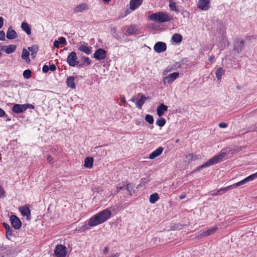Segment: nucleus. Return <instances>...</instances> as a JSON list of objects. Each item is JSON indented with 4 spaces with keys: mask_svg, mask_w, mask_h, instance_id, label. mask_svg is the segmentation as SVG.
<instances>
[{
    "mask_svg": "<svg viewBox=\"0 0 257 257\" xmlns=\"http://www.w3.org/2000/svg\"><path fill=\"white\" fill-rule=\"evenodd\" d=\"M6 114L5 111L0 108V117L4 116Z\"/></svg>",
    "mask_w": 257,
    "mask_h": 257,
    "instance_id": "55",
    "label": "nucleus"
},
{
    "mask_svg": "<svg viewBox=\"0 0 257 257\" xmlns=\"http://www.w3.org/2000/svg\"><path fill=\"white\" fill-rule=\"evenodd\" d=\"M49 70V66L45 65L42 67V71L44 73H47Z\"/></svg>",
    "mask_w": 257,
    "mask_h": 257,
    "instance_id": "49",
    "label": "nucleus"
},
{
    "mask_svg": "<svg viewBox=\"0 0 257 257\" xmlns=\"http://www.w3.org/2000/svg\"><path fill=\"white\" fill-rule=\"evenodd\" d=\"M186 158L188 162L198 159L197 156L193 154H189L187 155L186 156Z\"/></svg>",
    "mask_w": 257,
    "mask_h": 257,
    "instance_id": "38",
    "label": "nucleus"
},
{
    "mask_svg": "<svg viewBox=\"0 0 257 257\" xmlns=\"http://www.w3.org/2000/svg\"><path fill=\"white\" fill-rule=\"evenodd\" d=\"M148 180L146 178H143L141 180V183L143 184H145L147 183Z\"/></svg>",
    "mask_w": 257,
    "mask_h": 257,
    "instance_id": "54",
    "label": "nucleus"
},
{
    "mask_svg": "<svg viewBox=\"0 0 257 257\" xmlns=\"http://www.w3.org/2000/svg\"><path fill=\"white\" fill-rule=\"evenodd\" d=\"M21 28L25 32V33L28 35H30L31 33V28L26 22H23L21 24Z\"/></svg>",
    "mask_w": 257,
    "mask_h": 257,
    "instance_id": "27",
    "label": "nucleus"
},
{
    "mask_svg": "<svg viewBox=\"0 0 257 257\" xmlns=\"http://www.w3.org/2000/svg\"><path fill=\"white\" fill-rule=\"evenodd\" d=\"M106 57V52L103 49L99 48L93 54V57L97 60L104 59Z\"/></svg>",
    "mask_w": 257,
    "mask_h": 257,
    "instance_id": "9",
    "label": "nucleus"
},
{
    "mask_svg": "<svg viewBox=\"0 0 257 257\" xmlns=\"http://www.w3.org/2000/svg\"><path fill=\"white\" fill-rule=\"evenodd\" d=\"M179 73L178 72H173L171 73L163 78V83L165 85L166 83H171L174 81L179 76Z\"/></svg>",
    "mask_w": 257,
    "mask_h": 257,
    "instance_id": "8",
    "label": "nucleus"
},
{
    "mask_svg": "<svg viewBox=\"0 0 257 257\" xmlns=\"http://www.w3.org/2000/svg\"><path fill=\"white\" fill-rule=\"evenodd\" d=\"M91 47H89L84 45H80L78 48V50L80 51L83 52L87 55H89L91 53Z\"/></svg>",
    "mask_w": 257,
    "mask_h": 257,
    "instance_id": "26",
    "label": "nucleus"
},
{
    "mask_svg": "<svg viewBox=\"0 0 257 257\" xmlns=\"http://www.w3.org/2000/svg\"><path fill=\"white\" fill-rule=\"evenodd\" d=\"M218 227L215 226L212 228H210L207 230L203 231L200 233L198 235V237L200 238H203L204 237L208 236L211 234H214L217 230H218Z\"/></svg>",
    "mask_w": 257,
    "mask_h": 257,
    "instance_id": "11",
    "label": "nucleus"
},
{
    "mask_svg": "<svg viewBox=\"0 0 257 257\" xmlns=\"http://www.w3.org/2000/svg\"><path fill=\"white\" fill-rule=\"evenodd\" d=\"M226 153L225 152H222L220 154L214 156L213 158L209 159L204 164L197 168V170L199 171L201 169L209 167L212 165L217 164L222 161L223 159L226 156Z\"/></svg>",
    "mask_w": 257,
    "mask_h": 257,
    "instance_id": "3",
    "label": "nucleus"
},
{
    "mask_svg": "<svg viewBox=\"0 0 257 257\" xmlns=\"http://www.w3.org/2000/svg\"><path fill=\"white\" fill-rule=\"evenodd\" d=\"M225 70L222 67L218 68L215 72L216 76L218 80L222 78V75L224 73Z\"/></svg>",
    "mask_w": 257,
    "mask_h": 257,
    "instance_id": "35",
    "label": "nucleus"
},
{
    "mask_svg": "<svg viewBox=\"0 0 257 257\" xmlns=\"http://www.w3.org/2000/svg\"><path fill=\"white\" fill-rule=\"evenodd\" d=\"M5 38V33L3 31H0V40H4Z\"/></svg>",
    "mask_w": 257,
    "mask_h": 257,
    "instance_id": "50",
    "label": "nucleus"
},
{
    "mask_svg": "<svg viewBox=\"0 0 257 257\" xmlns=\"http://www.w3.org/2000/svg\"><path fill=\"white\" fill-rule=\"evenodd\" d=\"M111 214L110 210L105 209L91 217L88 220V225L90 227H94L108 220L111 217Z\"/></svg>",
    "mask_w": 257,
    "mask_h": 257,
    "instance_id": "1",
    "label": "nucleus"
},
{
    "mask_svg": "<svg viewBox=\"0 0 257 257\" xmlns=\"http://www.w3.org/2000/svg\"><path fill=\"white\" fill-rule=\"evenodd\" d=\"M30 53L26 49H24L22 51V54L21 55V57L22 59L26 61V62L28 63H30V59L29 58Z\"/></svg>",
    "mask_w": 257,
    "mask_h": 257,
    "instance_id": "29",
    "label": "nucleus"
},
{
    "mask_svg": "<svg viewBox=\"0 0 257 257\" xmlns=\"http://www.w3.org/2000/svg\"><path fill=\"white\" fill-rule=\"evenodd\" d=\"M232 188L233 187L232 186V185L227 186L224 188H221L219 189V190H218L216 192H214V193H212V195H221V194L227 192L229 190L232 189Z\"/></svg>",
    "mask_w": 257,
    "mask_h": 257,
    "instance_id": "24",
    "label": "nucleus"
},
{
    "mask_svg": "<svg viewBox=\"0 0 257 257\" xmlns=\"http://www.w3.org/2000/svg\"><path fill=\"white\" fill-rule=\"evenodd\" d=\"M175 68H174L173 66H168L163 71V75H166L168 72L171 71L173 70H175Z\"/></svg>",
    "mask_w": 257,
    "mask_h": 257,
    "instance_id": "44",
    "label": "nucleus"
},
{
    "mask_svg": "<svg viewBox=\"0 0 257 257\" xmlns=\"http://www.w3.org/2000/svg\"><path fill=\"white\" fill-rule=\"evenodd\" d=\"M49 68L51 71H54L56 69V67L54 64H52L49 66Z\"/></svg>",
    "mask_w": 257,
    "mask_h": 257,
    "instance_id": "52",
    "label": "nucleus"
},
{
    "mask_svg": "<svg viewBox=\"0 0 257 257\" xmlns=\"http://www.w3.org/2000/svg\"><path fill=\"white\" fill-rule=\"evenodd\" d=\"M66 83L69 87H70L72 89H74L75 88L76 85L75 83L74 77L70 76L67 78L66 80Z\"/></svg>",
    "mask_w": 257,
    "mask_h": 257,
    "instance_id": "28",
    "label": "nucleus"
},
{
    "mask_svg": "<svg viewBox=\"0 0 257 257\" xmlns=\"http://www.w3.org/2000/svg\"><path fill=\"white\" fill-rule=\"evenodd\" d=\"M138 31V28L136 25H131L129 26L127 30H126V32L128 35H134L137 33Z\"/></svg>",
    "mask_w": 257,
    "mask_h": 257,
    "instance_id": "30",
    "label": "nucleus"
},
{
    "mask_svg": "<svg viewBox=\"0 0 257 257\" xmlns=\"http://www.w3.org/2000/svg\"><path fill=\"white\" fill-rule=\"evenodd\" d=\"M197 7L201 10L206 11L210 8V1L208 0H199Z\"/></svg>",
    "mask_w": 257,
    "mask_h": 257,
    "instance_id": "14",
    "label": "nucleus"
},
{
    "mask_svg": "<svg viewBox=\"0 0 257 257\" xmlns=\"http://www.w3.org/2000/svg\"><path fill=\"white\" fill-rule=\"evenodd\" d=\"M4 25V18L0 17V29L2 28Z\"/></svg>",
    "mask_w": 257,
    "mask_h": 257,
    "instance_id": "56",
    "label": "nucleus"
},
{
    "mask_svg": "<svg viewBox=\"0 0 257 257\" xmlns=\"http://www.w3.org/2000/svg\"><path fill=\"white\" fill-rule=\"evenodd\" d=\"M218 126L220 128H226L227 126V124L225 122L219 123Z\"/></svg>",
    "mask_w": 257,
    "mask_h": 257,
    "instance_id": "51",
    "label": "nucleus"
},
{
    "mask_svg": "<svg viewBox=\"0 0 257 257\" xmlns=\"http://www.w3.org/2000/svg\"><path fill=\"white\" fill-rule=\"evenodd\" d=\"M77 59L76 53L75 52H72L68 56L67 62L70 66L74 67L79 63Z\"/></svg>",
    "mask_w": 257,
    "mask_h": 257,
    "instance_id": "5",
    "label": "nucleus"
},
{
    "mask_svg": "<svg viewBox=\"0 0 257 257\" xmlns=\"http://www.w3.org/2000/svg\"><path fill=\"white\" fill-rule=\"evenodd\" d=\"M129 185H130V183H127V182H126V184L122 186H121V187L117 186V187H116V192H117V193L119 191H120V190H122V189H125V190H129V188H128Z\"/></svg>",
    "mask_w": 257,
    "mask_h": 257,
    "instance_id": "40",
    "label": "nucleus"
},
{
    "mask_svg": "<svg viewBox=\"0 0 257 257\" xmlns=\"http://www.w3.org/2000/svg\"><path fill=\"white\" fill-rule=\"evenodd\" d=\"M29 52H31V55L32 56L33 58H34L36 56V54L38 51V47L36 45L32 46L31 47H28Z\"/></svg>",
    "mask_w": 257,
    "mask_h": 257,
    "instance_id": "32",
    "label": "nucleus"
},
{
    "mask_svg": "<svg viewBox=\"0 0 257 257\" xmlns=\"http://www.w3.org/2000/svg\"><path fill=\"white\" fill-rule=\"evenodd\" d=\"M93 164V159L91 157H88L85 159L84 166L87 168H91Z\"/></svg>",
    "mask_w": 257,
    "mask_h": 257,
    "instance_id": "23",
    "label": "nucleus"
},
{
    "mask_svg": "<svg viewBox=\"0 0 257 257\" xmlns=\"http://www.w3.org/2000/svg\"><path fill=\"white\" fill-rule=\"evenodd\" d=\"M103 1L105 2H109V1H110V0H103Z\"/></svg>",
    "mask_w": 257,
    "mask_h": 257,
    "instance_id": "64",
    "label": "nucleus"
},
{
    "mask_svg": "<svg viewBox=\"0 0 257 257\" xmlns=\"http://www.w3.org/2000/svg\"><path fill=\"white\" fill-rule=\"evenodd\" d=\"M11 223L16 229H19L22 226V223L19 218L16 215H13L10 217Z\"/></svg>",
    "mask_w": 257,
    "mask_h": 257,
    "instance_id": "12",
    "label": "nucleus"
},
{
    "mask_svg": "<svg viewBox=\"0 0 257 257\" xmlns=\"http://www.w3.org/2000/svg\"><path fill=\"white\" fill-rule=\"evenodd\" d=\"M18 37L16 32L11 27L8 29L7 33V38L8 39H14Z\"/></svg>",
    "mask_w": 257,
    "mask_h": 257,
    "instance_id": "21",
    "label": "nucleus"
},
{
    "mask_svg": "<svg viewBox=\"0 0 257 257\" xmlns=\"http://www.w3.org/2000/svg\"><path fill=\"white\" fill-rule=\"evenodd\" d=\"M172 40L177 43H179L182 41V36L178 33L174 34L172 37Z\"/></svg>",
    "mask_w": 257,
    "mask_h": 257,
    "instance_id": "34",
    "label": "nucleus"
},
{
    "mask_svg": "<svg viewBox=\"0 0 257 257\" xmlns=\"http://www.w3.org/2000/svg\"><path fill=\"white\" fill-rule=\"evenodd\" d=\"M23 77L26 78V79H28L30 77L31 75V70H29V69H27V70H25L24 72H23Z\"/></svg>",
    "mask_w": 257,
    "mask_h": 257,
    "instance_id": "41",
    "label": "nucleus"
},
{
    "mask_svg": "<svg viewBox=\"0 0 257 257\" xmlns=\"http://www.w3.org/2000/svg\"><path fill=\"white\" fill-rule=\"evenodd\" d=\"M6 237L9 240L11 239L12 237L13 236V229H11L10 230L6 231Z\"/></svg>",
    "mask_w": 257,
    "mask_h": 257,
    "instance_id": "42",
    "label": "nucleus"
},
{
    "mask_svg": "<svg viewBox=\"0 0 257 257\" xmlns=\"http://www.w3.org/2000/svg\"><path fill=\"white\" fill-rule=\"evenodd\" d=\"M24 105L25 110H26L28 108L34 109V108H35L34 105H33L32 104L27 103V104H24Z\"/></svg>",
    "mask_w": 257,
    "mask_h": 257,
    "instance_id": "46",
    "label": "nucleus"
},
{
    "mask_svg": "<svg viewBox=\"0 0 257 257\" xmlns=\"http://www.w3.org/2000/svg\"><path fill=\"white\" fill-rule=\"evenodd\" d=\"M164 150V149L162 147L158 148L150 154L149 158L150 159H154L155 158L161 155Z\"/></svg>",
    "mask_w": 257,
    "mask_h": 257,
    "instance_id": "16",
    "label": "nucleus"
},
{
    "mask_svg": "<svg viewBox=\"0 0 257 257\" xmlns=\"http://www.w3.org/2000/svg\"><path fill=\"white\" fill-rule=\"evenodd\" d=\"M143 0H131L130 9L134 11L138 8L142 4Z\"/></svg>",
    "mask_w": 257,
    "mask_h": 257,
    "instance_id": "19",
    "label": "nucleus"
},
{
    "mask_svg": "<svg viewBox=\"0 0 257 257\" xmlns=\"http://www.w3.org/2000/svg\"><path fill=\"white\" fill-rule=\"evenodd\" d=\"M108 247H105L104 249V252L106 253V252H107L108 251Z\"/></svg>",
    "mask_w": 257,
    "mask_h": 257,
    "instance_id": "62",
    "label": "nucleus"
},
{
    "mask_svg": "<svg viewBox=\"0 0 257 257\" xmlns=\"http://www.w3.org/2000/svg\"><path fill=\"white\" fill-rule=\"evenodd\" d=\"M145 119L149 124H153L154 122V118L153 116L150 114H147L145 116Z\"/></svg>",
    "mask_w": 257,
    "mask_h": 257,
    "instance_id": "39",
    "label": "nucleus"
},
{
    "mask_svg": "<svg viewBox=\"0 0 257 257\" xmlns=\"http://www.w3.org/2000/svg\"><path fill=\"white\" fill-rule=\"evenodd\" d=\"M12 110L16 113H22L25 111L24 104H14Z\"/></svg>",
    "mask_w": 257,
    "mask_h": 257,
    "instance_id": "20",
    "label": "nucleus"
},
{
    "mask_svg": "<svg viewBox=\"0 0 257 257\" xmlns=\"http://www.w3.org/2000/svg\"><path fill=\"white\" fill-rule=\"evenodd\" d=\"M47 160L50 163H52L53 162V157L52 156H48L47 157Z\"/></svg>",
    "mask_w": 257,
    "mask_h": 257,
    "instance_id": "57",
    "label": "nucleus"
},
{
    "mask_svg": "<svg viewBox=\"0 0 257 257\" xmlns=\"http://www.w3.org/2000/svg\"><path fill=\"white\" fill-rule=\"evenodd\" d=\"M111 34H112L113 36L116 39L118 40L119 39V36L118 35V34L116 31V28H113L111 30Z\"/></svg>",
    "mask_w": 257,
    "mask_h": 257,
    "instance_id": "43",
    "label": "nucleus"
},
{
    "mask_svg": "<svg viewBox=\"0 0 257 257\" xmlns=\"http://www.w3.org/2000/svg\"><path fill=\"white\" fill-rule=\"evenodd\" d=\"M121 101L122 102V103H125L126 102V100H125V98L124 96H122L121 98Z\"/></svg>",
    "mask_w": 257,
    "mask_h": 257,
    "instance_id": "59",
    "label": "nucleus"
},
{
    "mask_svg": "<svg viewBox=\"0 0 257 257\" xmlns=\"http://www.w3.org/2000/svg\"><path fill=\"white\" fill-rule=\"evenodd\" d=\"M6 47L4 49V51L7 54H11L14 52L17 48V47L15 45H10L9 46H5Z\"/></svg>",
    "mask_w": 257,
    "mask_h": 257,
    "instance_id": "31",
    "label": "nucleus"
},
{
    "mask_svg": "<svg viewBox=\"0 0 257 257\" xmlns=\"http://www.w3.org/2000/svg\"><path fill=\"white\" fill-rule=\"evenodd\" d=\"M209 60L212 63H213L214 62V57L213 56H211L209 57Z\"/></svg>",
    "mask_w": 257,
    "mask_h": 257,
    "instance_id": "58",
    "label": "nucleus"
},
{
    "mask_svg": "<svg viewBox=\"0 0 257 257\" xmlns=\"http://www.w3.org/2000/svg\"><path fill=\"white\" fill-rule=\"evenodd\" d=\"M83 227H84V229H83L84 230V229H88L89 228L86 225H84L83 226Z\"/></svg>",
    "mask_w": 257,
    "mask_h": 257,
    "instance_id": "63",
    "label": "nucleus"
},
{
    "mask_svg": "<svg viewBox=\"0 0 257 257\" xmlns=\"http://www.w3.org/2000/svg\"><path fill=\"white\" fill-rule=\"evenodd\" d=\"M159 199V195L155 193L154 194H152L150 196L149 201L150 203L152 204L155 203L156 201H157Z\"/></svg>",
    "mask_w": 257,
    "mask_h": 257,
    "instance_id": "36",
    "label": "nucleus"
},
{
    "mask_svg": "<svg viewBox=\"0 0 257 257\" xmlns=\"http://www.w3.org/2000/svg\"><path fill=\"white\" fill-rule=\"evenodd\" d=\"M232 188L233 187L232 186V185L227 186L224 188H221L219 189V190H218L216 192H214V193H212V195H221V194L227 192L229 190L232 189Z\"/></svg>",
    "mask_w": 257,
    "mask_h": 257,
    "instance_id": "25",
    "label": "nucleus"
},
{
    "mask_svg": "<svg viewBox=\"0 0 257 257\" xmlns=\"http://www.w3.org/2000/svg\"><path fill=\"white\" fill-rule=\"evenodd\" d=\"M148 98V97L145 96L142 93H139L133 96L131 100L135 103L137 107L141 109Z\"/></svg>",
    "mask_w": 257,
    "mask_h": 257,
    "instance_id": "4",
    "label": "nucleus"
},
{
    "mask_svg": "<svg viewBox=\"0 0 257 257\" xmlns=\"http://www.w3.org/2000/svg\"><path fill=\"white\" fill-rule=\"evenodd\" d=\"M3 224L4 227L5 228L6 231L12 229L8 223L4 222Z\"/></svg>",
    "mask_w": 257,
    "mask_h": 257,
    "instance_id": "53",
    "label": "nucleus"
},
{
    "mask_svg": "<svg viewBox=\"0 0 257 257\" xmlns=\"http://www.w3.org/2000/svg\"><path fill=\"white\" fill-rule=\"evenodd\" d=\"M56 257H65L66 255V248L62 244L57 245L54 251Z\"/></svg>",
    "mask_w": 257,
    "mask_h": 257,
    "instance_id": "6",
    "label": "nucleus"
},
{
    "mask_svg": "<svg viewBox=\"0 0 257 257\" xmlns=\"http://www.w3.org/2000/svg\"><path fill=\"white\" fill-rule=\"evenodd\" d=\"M6 197L5 191L4 188L0 186V198H4Z\"/></svg>",
    "mask_w": 257,
    "mask_h": 257,
    "instance_id": "47",
    "label": "nucleus"
},
{
    "mask_svg": "<svg viewBox=\"0 0 257 257\" xmlns=\"http://www.w3.org/2000/svg\"><path fill=\"white\" fill-rule=\"evenodd\" d=\"M82 60L83 61V64H86L87 65H89L91 64V61L88 57H82Z\"/></svg>",
    "mask_w": 257,
    "mask_h": 257,
    "instance_id": "45",
    "label": "nucleus"
},
{
    "mask_svg": "<svg viewBox=\"0 0 257 257\" xmlns=\"http://www.w3.org/2000/svg\"><path fill=\"white\" fill-rule=\"evenodd\" d=\"M168 110V106L164 103L160 104L157 108V113L159 116H162L165 111Z\"/></svg>",
    "mask_w": 257,
    "mask_h": 257,
    "instance_id": "18",
    "label": "nucleus"
},
{
    "mask_svg": "<svg viewBox=\"0 0 257 257\" xmlns=\"http://www.w3.org/2000/svg\"><path fill=\"white\" fill-rule=\"evenodd\" d=\"M89 9V6L86 3H81L76 6L74 9V12L76 14L82 13L84 11L88 10Z\"/></svg>",
    "mask_w": 257,
    "mask_h": 257,
    "instance_id": "13",
    "label": "nucleus"
},
{
    "mask_svg": "<svg viewBox=\"0 0 257 257\" xmlns=\"http://www.w3.org/2000/svg\"><path fill=\"white\" fill-rule=\"evenodd\" d=\"M185 197V194L179 196V198L181 200L184 199Z\"/></svg>",
    "mask_w": 257,
    "mask_h": 257,
    "instance_id": "60",
    "label": "nucleus"
},
{
    "mask_svg": "<svg viewBox=\"0 0 257 257\" xmlns=\"http://www.w3.org/2000/svg\"><path fill=\"white\" fill-rule=\"evenodd\" d=\"M150 20L159 23L169 22L173 19V16L167 12H159L149 16Z\"/></svg>",
    "mask_w": 257,
    "mask_h": 257,
    "instance_id": "2",
    "label": "nucleus"
},
{
    "mask_svg": "<svg viewBox=\"0 0 257 257\" xmlns=\"http://www.w3.org/2000/svg\"><path fill=\"white\" fill-rule=\"evenodd\" d=\"M19 210L24 216H26L28 219L31 216V211L29 207L27 205H24L19 207Z\"/></svg>",
    "mask_w": 257,
    "mask_h": 257,
    "instance_id": "15",
    "label": "nucleus"
},
{
    "mask_svg": "<svg viewBox=\"0 0 257 257\" xmlns=\"http://www.w3.org/2000/svg\"><path fill=\"white\" fill-rule=\"evenodd\" d=\"M167 49L166 44L162 42H158L154 46V50L158 53H162Z\"/></svg>",
    "mask_w": 257,
    "mask_h": 257,
    "instance_id": "10",
    "label": "nucleus"
},
{
    "mask_svg": "<svg viewBox=\"0 0 257 257\" xmlns=\"http://www.w3.org/2000/svg\"><path fill=\"white\" fill-rule=\"evenodd\" d=\"M166 123V120L163 117H160L156 121V124L160 127H163Z\"/></svg>",
    "mask_w": 257,
    "mask_h": 257,
    "instance_id": "37",
    "label": "nucleus"
},
{
    "mask_svg": "<svg viewBox=\"0 0 257 257\" xmlns=\"http://www.w3.org/2000/svg\"><path fill=\"white\" fill-rule=\"evenodd\" d=\"M58 39V41L55 40L53 43V45L55 48H59L61 44L66 45V40L64 37H61Z\"/></svg>",
    "mask_w": 257,
    "mask_h": 257,
    "instance_id": "22",
    "label": "nucleus"
},
{
    "mask_svg": "<svg viewBox=\"0 0 257 257\" xmlns=\"http://www.w3.org/2000/svg\"><path fill=\"white\" fill-rule=\"evenodd\" d=\"M6 46H1L0 45V51H4V49L5 48Z\"/></svg>",
    "mask_w": 257,
    "mask_h": 257,
    "instance_id": "61",
    "label": "nucleus"
},
{
    "mask_svg": "<svg viewBox=\"0 0 257 257\" xmlns=\"http://www.w3.org/2000/svg\"><path fill=\"white\" fill-rule=\"evenodd\" d=\"M182 64H183V62L179 61V62L175 63V64L174 65L173 67H174V68H175V69H176L178 68L181 67V66H182Z\"/></svg>",
    "mask_w": 257,
    "mask_h": 257,
    "instance_id": "48",
    "label": "nucleus"
},
{
    "mask_svg": "<svg viewBox=\"0 0 257 257\" xmlns=\"http://www.w3.org/2000/svg\"><path fill=\"white\" fill-rule=\"evenodd\" d=\"M244 41L239 39L236 40L235 43L234 44V50L237 53H239L243 47Z\"/></svg>",
    "mask_w": 257,
    "mask_h": 257,
    "instance_id": "17",
    "label": "nucleus"
},
{
    "mask_svg": "<svg viewBox=\"0 0 257 257\" xmlns=\"http://www.w3.org/2000/svg\"><path fill=\"white\" fill-rule=\"evenodd\" d=\"M256 178H257V175H256V173H255L247 177L246 178L242 180L241 181L232 184V186L233 188V187H238L239 186L244 185L247 182L251 181Z\"/></svg>",
    "mask_w": 257,
    "mask_h": 257,
    "instance_id": "7",
    "label": "nucleus"
},
{
    "mask_svg": "<svg viewBox=\"0 0 257 257\" xmlns=\"http://www.w3.org/2000/svg\"><path fill=\"white\" fill-rule=\"evenodd\" d=\"M169 7L170 9L172 11H174L176 13H179V10L176 5V3L175 2H172V0H169Z\"/></svg>",
    "mask_w": 257,
    "mask_h": 257,
    "instance_id": "33",
    "label": "nucleus"
}]
</instances>
